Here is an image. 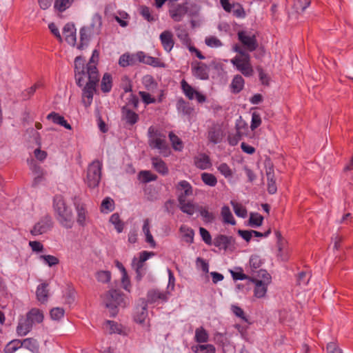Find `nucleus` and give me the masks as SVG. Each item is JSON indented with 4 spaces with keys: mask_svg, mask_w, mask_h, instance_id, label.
<instances>
[{
    "mask_svg": "<svg viewBox=\"0 0 353 353\" xmlns=\"http://www.w3.org/2000/svg\"><path fill=\"white\" fill-rule=\"evenodd\" d=\"M90 74L85 72V60L81 57H77L74 59L75 80L79 87L83 86L85 80L88 81L82 89V102L85 107L90 106L92 102L93 96L96 92V87L99 81V74L96 73L95 68H90Z\"/></svg>",
    "mask_w": 353,
    "mask_h": 353,
    "instance_id": "nucleus-1",
    "label": "nucleus"
},
{
    "mask_svg": "<svg viewBox=\"0 0 353 353\" xmlns=\"http://www.w3.org/2000/svg\"><path fill=\"white\" fill-rule=\"evenodd\" d=\"M53 208L56 219L59 224L66 229L72 228L74 223L72 210L67 205L61 196L57 195L54 196L53 200Z\"/></svg>",
    "mask_w": 353,
    "mask_h": 353,
    "instance_id": "nucleus-2",
    "label": "nucleus"
},
{
    "mask_svg": "<svg viewBox=\"0 0 353 353\" xmlns=\"http://www.w3.org/2000/svg\"><path fill=\"white\" fill-rule=\"evenodd\" d=\"M148 143L152 148L157 149L162 156L167 157L171 154V150L166 141V136L160 130L150 126L148 130Z\"/></svg>",
    "mask_w": 353,
    "mask_h": 353,
    "instance_id": "nucleus-3",
    "label": "nucleus"
},
{
    "mask_svg": "<svg viewBox=\"0 0 353 353\" xmlns=\"http://www.w3.org/2000/svg\"><path fill=\"white\" fill-rule=\"evenodd\" d=\"M103 303L109 310L111 316H115L118 307H125L128 304L126 299L117 290H111L105 296Z\"/></svg>",
    "mask_w": 353,
    "mask_h": 353,
    "instance_id": "nucleus-4",
    "label": "nucleus"
},
{
    "mask_svg": "<svg viewBox=\"0 0 353 353\" xmlns=\"http://www.w3.org/2000/svg\"><path fill=\"white\" fill-rule=\"evenodd\" d=\"M197 11L198 8L196 4L186 1L171 8L169 10V14L174 21L179 22L182 21L185 14L189 13L190 15H193Z\"/></svg>",
    "mask_w": 353,
    "mask_h": 353,
    "instance_id": "nucleus-5",
    "label": "nucleus"
},
{
    "mask_svg": "<svg viewBox=\"0 0 353 353\" xmlns=\"http://www.w3.org/2000/svg\"><path fill=\"white\" fill-rule=\"evenodd\" d=\"M230 63L244 76L250 77L252 75L253 69L250 63L249 54H243V56H235L230 60Z\"/></svg>",
    "mask_w": 353,
    "mask_h": 353,
    "instance_id": "nucleus-6",
    "label": "nucleus"
},
{
    "mask_svg": "<svg viewBox=\"0 0 353 353\" xmlns=\"http://www.w3.org/2000/svg\"><path fill=\"white\" fill-rule=\"evenodd\" d=\"M101 163L94 161L88 166L85 182L90 188L97 187L101 179Z\"/></svg>",
    "mask_w": 353,
    "mask_h": 353,
    "instance_id": "nucleus-7",
    "label": "nucleus"
},
{
    "mask_svg": "<svg viewBox=\"0 0 353 353\" xmlns=\"http://www.w3.org/2000/svg\"><path fill=\"white\" fill-rule=\"evenodd\" d=\"M260 274L263 276V280L252 279V281L255 284L254 294L255 297L258 299L265 297L268 290V285L271 281V276L266 271L261 270Z\"/></svg>",
    "mask_w": 353,
    "mask_h": 353,
    "instance_id": "nucleus-8",
    "label": "nucleus"
},
{
    "mask_svg": "<svg viewBox=\"0 0 353 353\" xmlns=\"http://www.w3.org/2000/svg\"><path fill=\"white\" fill-rule=\"evenodd\" d=\"M154 255L155 254L153 252L142 251L139 254L138 256H134L132 259V268L135 270L138 279H141L143 276L142 268L144 263Z\"/></svg>",
    "mask_w": 353,
    "mask_h": 353,
    "instance_id": "nucleus-9",
    "label": "nucleus"
},
{
    "mask_svg": "<svg viewBox=\"0 0 353 353\" xmlns=\"http://www.w3.org/2000/svg\"><path fill=\"white\" fill-rule=\"evenodd\" d=\"M76 221L81 227H85L91 222L87 206L83 203H74Z\"/></svg>",
    "mask_w": 353,
    "mask_h": 353,
    "instance_id": "nucleus-10",
    "label": "nucleus"
},
{
    "mask_svg": "<svg viewBox=\"0 0 353 353\" xmlns=\"http://www.w3.org/2000/svg\"><path fill=\"white\" fill-rule=\"evenodd\" d=\"M52 220L49 215H45L39 219L34 225L30 232L34 236L43 234L49 231L52 227Z\"/></svg>",
    "mask_w": 353,
    "mask_h": 353,
    "instance_id": "nucleus-11",
    "label": "nucleus"
},
{
    "mask_svg": "<svg viewBox=\"0 0 353 353\" xmlns=\"http://www.w3.org/2000/svg\"><path fill=\"white\" fill-rule=\"evenodd\" d=\"M238 38L245 48L250 52L256 49L258 46L256 36L250 31L242 30L238 32Z\"/></svg>",
    "mask_w": 353,
    "mask_h": 353,
    "instance_id": "nucleus-12",
    "label": "nucleus"
},
{
    "mask_svg": "<svg viewBox=\"0 0 353 353\" xmlns=\"http://www.w3.org/2000/svg\"><path fill=\"white\" fill-rule=\"evenodd\" d=\"M181 83L183 93L190 100L196 99L199 103L206 101V97L203 94L193 88L185 80H182Z\"/></svg>",
    "mask_w": 353,
    "mask_h": 353,
    "instance_id": "nucleus-13",
    "label": "nucleus"
},
{
    "mask_svg": "<svg viewBox=\"0 0 353 353\" xmlns=\"http://www.w3.org/2000/svg\"><path fill=\"white\" fill-rule=\"evenodd\" d=\"M170 294L168 292H162L159 290H151L148 292L147 301L149 303L159 304L168 301Z\"/></svg>",
    "mask_w": 353,
    "mask_h": 353,
    "instance_id": "nucleus-14",
    "label": "nucleus"
},
{
    "mask_svg": "<svg viewBox=\"0 0 353 353\" xmlns=\"http://www.w3.org/2000/svg\"><path fill=\"white\" fill-rule=\"evenodd\" d=\"M139 62L143 63L155 68H165L166 65L160 59L149 56L142 51L138 52Z\"/></svg>",
    "mask_w": 353,
    "mask_h": 353,
    "instance_id": "nucleus-15",
    "label": "nucleus"
},
{
    "mask_svg": "<svg viewBox=\"0 0 353 353\" xmlns=\"http://www.w3.org/2000/svg\"><path fill=\"white\" fill-rule=\"evenodd\" d=\"M179 205L180 210L191 216L198 211L199 206L190 201H187L183 196H179Z\"/></svg>",
    "mask_w": 353,
    "mask_h": 353,
    "instance_id": "nucleus-16",
    "label": "nucleus"
},
{
    "mask_svg": "<svg viewBox=\"0 0 353 353\" xmlns=\"http://www.w3.org/2000/svg\"><path fill=\"white\" fill-rule=\"evenodd\" d=\"M26 316L19 320L16 328L17 334L19 336H26L32 329L33 325Z\"/></svg>",
    "mask_w": 353,
    "mask_h": 353,
    "instance_id": "nucleus-17",
    "label": "nucleus"
},
{
    "mask_svg": "<svg viewBox=\"0 0 353 353\" xmlns=\"http://www.w3.org/2000/svg\"><path fill=\"white\" fill-rule=\"evenodd\" d=\"M139 115L135 112L124 106L121 110V119L130 126L134 125L139 120Z\"/></svg>",
    "mask_w": 353,
    "mask_h": 353,
    "instance_id": "nucleus-18",
    "label": "nucleus"
},
{
    "mask_svg": "<svg viewBox=\"0 0 353 353\" xmlns=\"http://www.w3.org/2000/svg\"><path fill=\"white\" fill-rule=\"evenodd\" d=\"M159 39L163 49L168 52H170L174 44L172 32L165 30L161 33Z\"/></svg>",
    "mask_w": 353,
    "mask_h": 353,
    "instance_id": "nucleus-19",
    "label": "nucleus"
},
{
    "mask_svg": "<svg viewBox=\"0 0 353 353\" xmlns=\"http://www.w3.org/2000/svg\"><path fill=\"white\" fill-rule=\"evenodd\" d=\"M104 330L109 334H117L120 335H125L126 332L122 325L113 321H106L103 325Z\"/></svg>",
    "mask_w": 353,
    "mask_h": 353,
    "instance_id": "nucleus-20",
    "label": "nucleus"
},
{
    "mask_svg": "<svg viewBox=\"0 0 353 353\" xmlns=\"http://www.w3.org/2000/svg\"><path fill=\"white\" fill-rule=\"evenodd\" d=\"M66 42L70 46H74L77 41L76 28L72 23H67L63 29Z\"/></svg>",
    "mask_w": 353,
    "mask_h": 353,
    "instance_id": "nucleus-21",
    "label": "nucleus"
},
{
    "mask_svg": "<svg viewBox=\"0 0 353 353\" xmlns=\"http://www.w3.org/2000/svg\"><path fill=\"white\" fill-rule=\"evenodd\" d=\"M148 318L147 303L142 301L141 305L136 307L134 314V320L136 323L143 324Z\"/></svg>",
    "mask_w": 353,
    "mask_h": 353,
    "instance_id": "nucleus-22",
    "label": "nucleus"
},
{
    "mask_svg": "<svg viewBox=\"0 0 353 353\" xmlns=\"http://www.w3.org/2000/svg\"><path fill=\"white\" fill-rule=\"evenodd\" d=\"M138 62V52L135 54L125 53L119 59V65L123 68L134 65Z\"/></svg>",
    "mask_w": 353,
    "mask_h": 353,
    "instance_id": "nucleus-23",
    "label": "nucleus"
},
{
    "mask_svg": "<svg viewBox=\"0 0 353 353\" xmlns=\"http://www.w3.org/2000/svg\"><path fill=\"white\" fill-rule=\"evenodd\" d=\"M195 166L200 170H207L212 166V163L209 156L201 153L196 155L194 159Z\"/></svg>",
    "mask_w": 353,
    "mask_h": 353,
    "instance_id": "nucleus-24",
    "label": "nucleus"
},
{
    "mask_svg": "<svg viewBox=\"0 0 353 353\" xmlns=\"http://www.w3.org/2000/svg\"><path fill=\"white\" fill-rule=\"evenodd\" d=\"M193 75L201 80H206L209 77V70L203 63L198 64L192 68Z\"/></svg>",
    "mask_w": 353,
    "mask_h": 353,
    "instance_id": "nucleus-25",
    "label": "nucleus"
},
{
    "mask_svg": "<svg viewBox=\"0 0 353 353\" xmlns=\"http://www.w3.org/2000/svg\"><path fill=\"white\" fill-rule=\"evenodd\" d=\"M142 231L145 235V241L150 244L151 248H154L157 246V243L150 232V221L148 219L143 221Z\"/></svg>",
    "mask_w": 353,
    "mask_h": 353,
    "instance_id": "nucleus-26",
    "label": "nucleus"
},
{
    "mask_svg": "<svg viewBox=\"0 0 353 353\" xmlns=\"http://www.w3.org/2000/svg\"><path fill=\"white\" fill-rule=\"evenodd\" d=\"M179 232L185 242L189 244L194 242V232L191 228L186 225H181L179 228Z\"/></svg>",
    "mask_w": 353,
    "mask_h": 353,
    "instance_id": "nucleus-27",
    "label": "nucleus"
},
{
    "mask_svg": "<svg viewBox=\"0 0 353 353\" xmlns=\"http://www.w3.org/2000/svg\"><path fill=\"white\" fill-rule=\"evenodd\" d=\"M22 341V347L28 350L32 353L39 352V342L33 338H26Z\"/></svg>",
    "mask_w": 353,
    "mask_h": 353,
    "instance_id": "nucleus-28",
    "label": "nucleus"
},
{
    "mask_svg": "<svg viewBox=\"0 0 353 353\" xmlns=\"http://www.w3.org/2000/svg\"><path fill=\"white\" fill-rule=\"evenodd\" d=\"M47 119L51 120L53 123L60 125L66 129L71 130V125L67 122L63 117L61 116L58 113L51 112L47 116Z\"/></svg>",
    "mask_w": 353,
    "mask_h": 353,
    "instance_id": "nucleus-29",
    "label": "nucleus"
},
{
    "mask_svg": "<svg viewBox=\"0 0 353 353\" xmlns=\"http://www.w3.org/2000/svg\"><path fill=\"white\" fill-rule=\"evenodd\" d=\"M26 317L30 320L32 325L40 323L43 320V314L41 311L37 308H32L26 314Z\"/></svg>",
    "mask_w": 353,
    "mask_h": 353,
    "instance_id": "nucleus-30",
    "label": "nucleus"
},
{
    "mask_svg": "<svg viewBox=\"0 0 353 353\" xmlns=\"http://www.w3.org/2000/svg\"><path fill=\"white\" fill-rule=\"evenodd\" d=\"M152 164L153 168L159 173L163 175H165L168 173V168L165 163L159 157H152Z\"/></svg>",
    "mask_w": 353,
    "mask_h": 353,
    "instance_id": "nucleus-31",
    "label": "nucleus"
},
{
    "mask_svg": "<svg viewBox=\"0 0 353 353\" xmlns=\"http://www.w3.org/2000/svg\"><path fill=\"white\" fill-rule=\"evenodd\" d=\"M174 30L180 41L185 45H189L190 39L186 29L183 26L178 25L174 27Z\"/></svg>",
    "mask_w": 353,
    "mask_h": 353,
    "instance_id": "nucleus-32",
    "label": "nucleus"
},
{
    "mask_svg": "<svg viewBox=\"0 0 353 353\" xmlns=\"http://www.w3.org/2000/svg\"><path fill=\"white\" fill-rule=\"evenodd\" d=\"M194 340L198 343H204L209 341V334L203 327L195 330Z\"/></svg>",
    "mask_w": 353,
    "mask_h": 353,
    "instance_id": "nucleus-33",
    "label": "nucleus"
},
{
    "mask_svg": "<svg viewBox=\"0 0 353 353\" xmlns=\"http://www.w3.org/2000/svg\"><path fill=\"white\" fill-rule=\"evenodd\" d=\"M244 84V79L241 75L237 74L234 76L230 84L232 92L233 93H239L243 90Z\"/></svg>",
    "mask_w": 353,
    "mask_h": 353,
    "instance_id": "nucleus-34",
    "label": "nucleus"
},
{
    "mask_svg": "<svg viewBox=\"0 0 353 353\" xmlns=\"http://www.w3.org/2000/svg\"><path fill=\"white\" fill-rule=\"evenodd\" d=\"M311 279L309 272H301L296 276V283L302 289H305Z\"/></svg>",
    "mask_w": 353,
    "mask_h": 353,
    "instance_id": "nucleus-35",
    "label": "nucleus"
},
{
    "mask_svg": "<svg viewBox=\"0 0 353 353\" xmlns=\"http://www.w3.org/2000/svg\"><path fill=\"white\" fill-rule=\"evenodd\" d=\"M177 189L181 191L179 196H183L185 199L186 196L192 194V187L187 181H181L177 185Z\"/></svg>",
    "mask_w": 353,
    "mask_h": 353,
    "instance_id": "nucleus-36",
    "label": "nucleus"
},
{
    "mask_svg": "<svg viewBox=\"0 0 353 353\" xmlns=\"http://www.w3.org/2000/svg\"><path fill=\"white\" fill-rule=\"evenodd\" d=\"M230 243V238L222 234L217 236L214 239V245L220 250H227Z\"/></svg>",
    "mask_w": 353,
    "mask_h": 353,
    "instance_id": "nucleus-37",
    "label": "nucleus"
},
{
    "mask_svg": "<svg viewBox=\"0 0 353 353\" xmlns=\"http://www.w3.org/2000/svg\"><path fill=\"white\" fill-rule=\"evenodd\" d=\"M141 81L144 88L150 92H154L157 88V83L151 75L143 76Z\"/></svg>",
    "mask_w": 353,
    "mask_h": 353,
    "instance_id": "nucleus-38",
    "label": "nucleus"
},
{
    "mask_svg": "<svg viewBox=\"0 0 353 353\" xmlns=\"http://www.w3.org/2000/svg\"><path fill=\"white\" fill-rule=\"evenodd\" d=\"M221 214L223 218V221L225 223H228L232 225L236 224L234 218L228 206L224 205L223 207H222Z\"/></svg>",
    "mask_w": 353,
    "mask_h": 353,
    "instance_id": "nucleus-39",
    "label": "nucleus"
},
{
    "mask_svg": "<svg viewBox=\"0 0 353 353\" xmlns=\"http://www.w3.org/2000/svg\"><path fill=\"white\" fill-rule=\"evenodd\" d=\"M48 284L41 283L37 287L36 294L37 298L41 303H45L48 300Z\"/></svg>",
    "mask_w": 353,
    "mask_h": 353,
    "instance_id": "nucleus-40",
    "label": "nucleus"
},
{
    "mask_svg": "<svg viewBox=\"0 0 353 353\" xmlns=\"http://www.w3.org/2000/svg\"><path fill=\"white\" fill-rule=\"evenodd\" d=\"M99 52L97 50H94L92 52V57L90 59L89 63L87 64L86 67H85V72L86 74H90V68H95V71L97 74H99L98 70L97 68V63L99 59Z\"/></svg>",
    "mask_w": 353,
    "mask_h": 353,
    "instance_id": "nucleus-41",
    "label": "nucleus"
},
{
    "mask_svg": "<svg viewBox=\"0 0 353 353\" xmlns=\"http://www.w3.org/2000/svg\"><path fill=\"white\" fill-rule=\"evenodd\" d=\"M236 128V133L241 136L242 137H244L248 134V124L245 121H243L241 117H239L236 121L235 124Z\"/></svg>",
    "mask_w": 353,
    "mask_h": 353,
    "instance_id": "nucleus-42",
    "label": "nucleus"
},
{
    "mask_svg": "<svg viewBox=\"0 0 353 353\" xmlns=\"http://www.w3.org/2000/svg\"><path fill=\"white\" fill-rule=\"evenodd\" d=\"M112 87V78L109 73H105L101 82V89L103 92H109Z\"/></svg>",
    "mask_w": 353,
    "mask_h": 353,
    "instance_id": "nucleus-43",
    "label": "nucleus"
},
{
    "mask_svg": "<svg viewBox=\"0 0 353 353\" xmlns=\"http://www.w3.org/2000/svg\"><path fill=\"white\" fill-rule=\"evenodd\" d=\"M198 211L205 223H212L214 221L215 216L212 212L209 211L208 208L201 206L199 207Z\"/></svg>",
    "mask_w": 353,
    "mask_h": 353,
    "instance_id": "nucleus-44",
    "label": "nucleus"
},
{
    "mask_svg": "<svg viewBox=\"0 0 353 353\" xmlns=\"http://www.w3.org/2000/svg\"><path fill=\"white\" fill-rule=\"evenodd\" d=\"M195 353H215L216 349L212 344H199L192 347Z\"/></svg>",
    "mask_w": 353,
    "mask_h": 353,
    "instance_id": "nucleus-45",
    "label": "nucleus"
},
{
    "mask_svg": "<svg viewBox=\"0 0 353 353\" xmlns=\"http://www.w3.org/2000/svg\"><path fill=\"white\" fill-rule=\"evenodd\" d=\"M235 214L241 218H245L248 215V212L245 206L237 202L232 201L230 202Z\"/></svg>",
    "mask_w": 353,
    "mask_h": 353,
    "instance_id": "nucleus-46",
    "label": "nucleus"
},
{
    "mask_svg": "<svg viewBox=\"0 0 353 353\" xmlns=\"http://www.w3.org/2000/svg\"><path fill=\"white\" fill-rule=\"evenodd\" d=\"M101 23V17L99 14H94L92 17L90 26L89 27L93 34H99Z\"/></svg>",
    "mask_w": 353,
    "mask_h": 353,
    "instance_id": "nucleus-47",
    "label": "nucleus"
},
{
    "mask_svg": "<svg viewBox=\"0 0 353 353\" xmlns=\"http://www.w3.org/2000/svg\"><path fill=\"white\" fill-rule=\"evenodd\" d=\"M93 34L92 31L90 30L89 27H83L80 30V39L81 43L79 46V48H82L84 44H86L89 41L91 35Z\"/></svg>",
    "mask_w": 353,
    "mask_h": 353,
    "instance_id": "nucleus-48",
    "label": "nucleus"
},
{
    "mask_svg": "<svg viewBox=\"0 0 353 353\" xmlns=\"http://www.w3.org/2000/svg\"><path fill=\"white\" fill-rule=\"evenodd\" d=\"M22 347V341L19 339H14L10 341L5 347L6 353H14L17 350Z\"/></svg>",
    "mask_w": 353,
    "mask_h": 353,
    "instance_id": "nucleus-49",
    "label": "nucleus"
},
{
    "mask_svg": "<svg viewBox=\"0 0 353 353\" xmlns=\"http://www.w3.org/2000/svg\"><path fill=\"white\" fill-rule=\"evenodd\" d=\"M74 1V0H55L54 8L62 12L69 8Z\"/></svg>",
    "mask_w": 353,
    "mask_h": 353,
    "instance_id": "nucleus-50",
    "label": "nucleus"
},
{
    "mask_svg": "<svg viewBox=\"0 0 353 353\" xmlns=\"http://www.w3.org/2000/svg\"><path fill=\"white\" fill-rule=\"evenodd\" d=\"M202 181L207 185L210 187H214L217 183L216 177L208 172H203L201 175Z\"/></svg>",
    "mask_w": 353,
    "mask_h": 353,
    "instance_id": "nucleus-51",
    "label": "nucleus"
},
{
    "mask_svg": "<svg viewBox=\"0 0 353 353\" xmlns=\"http://www.w3.org/2000/svg\"><path fill=\"white\" fill-rule=\"evenodd\" d=\"M114 201L111 198L106 197L103 200L101 205V212L107 214L112 212L114 210Z\"/></svg>",
    "mask_w": 353,
    "mask_h": 353,
    "instance_id": "nucleus-52",
    "label": "nucleus"
},
{
    "mask_svg": "<svg viewBox=\"0 0 353 353\" xmlns=\"http://www.w3.org/2000/svg\"><path fill=\"white\" fill-rule=\"evenodd\" d=\"M170 141L172 143V148L176 151H181L183 148L182 141L173 132L169 134Z\"/></svg>",
    "mask_w": 353,
    "mask_h": 353,
    "instance_id": "nucleus-53",
    "label": "nucleus"
},
{
    "mask_svg": "<svg viewBox=\"0 0 353 353\" xmlns=\"http://www.w3.org/2000/svg\"><path fill=\"white\" fill-rule=\"evenodd\" d=\"M110 222L114 226L118 233H121L123 230V223L121 221L117 213H114L110 217Z\"/></svg>",
    "mask_w": 353,
    "mask_h": 353,
    "instance_id": "nucleus-54",
    "label": "nucleus"
},
{
    "mask_svg": "<svg viewBox=\"0 0 353 353\" xmlns=\"http://www.w3.org/2000/svg\"><path fill=\"white\" fill-rule=\"evenodd\" d=\"M129 14L125 11H119L114 16V19L119 23V25L125 28L128 25Z\"/></svg>",
    "mask_w": 353,
    "mask_h": 353,
    "instance_id": "nucleus-55",
    "label": "nucleus"
},
{
    "mask_svg": "<svg viewBox=\"0 0 353 353\" xmlns=\"http://www.w3.org/2000/svg\"><path fill=\"white\" fill-rule=\"evenodd\" d=\"M263 217L258 213H250V225L252 228H257L262 225Z\"/></svg>",
    "mask_w": 353,
    "mask_h": 353,
    "instance_id": "nucleus-56",
    "label": "nucleus"
},
{
    "mask_svg": "<svg viewBox=\"0 0 353 353\" xmlns=\"http://www.w3.org/2000/svg\"><path fill=\"white\" fill-rule=\"evenodd\" d=\"M218 171L225 178L230 179L232 176V170L225 163H222L217 166Z\"/></svg>",
    "mask_w": 353,
    "mask_h": 353,
    "instance_id": "nucleus-57",
    "label": "nucleus"
},
{
    "mask_svg": "<svg viewBox=\"0 0 353 353\" xmlns=\"http://www.w3.org/2000/svg\"><path fill=\"white\" fill-rule=\"evenodd\" d=\"M39 259L43 261V263L48 265L49 267H52L57 265L59 263V260L54 256L52 255H41L39 256Z\"/></svg>",
    "mask_w": 353,
    "mask_h": 353,
    "instance_id": "nucleus-58",
    "label": "nucleus"
},
{
    "mask_svg": "<svg viewBox=\"0 0 353 353\" xmlns=\"http://www.w3.org/2000/svg\"><path fill=\"white\" fill-rule=\"evenodd\" d=\"M176 108L179 112L184 114H190L192 109L188 105V104L183 99L179 100L176 104Z\"/></svg>",
    "mask_w": 353,
    "mask_h": 353,
    "instance_id": "nucleus-59",
    "label": "nucleus"
},
{
    "mask_svg": "<svg viewBox=\"0 0 353 353\" xmlns=\"http://www.w3.org/2000/svg\"><path fill=\"white\" fill-rule=\"evenodd\" d=\"M96 278L98 281L106 283L111 279V273L110 271L101 270L97 272Z\"/></svg>",
    "mask_w": 353,
    "mask_h": 353,
    "instance_id": "nucleus-60",
    "label": "nucleus"
},
{
    "mask_svg": "<svg viewBox=\"0 0 353 353\" xmlns=\"http://www.w3.org/2000/svg\"><path fill=\"white\" fill-rule=\"evenodd\" d=\"M208 139L213 143H218L222 139V134L219 130H210L208 132Z\"/></svg>",
    "mask_w": 353,
    "mask_h": 353,
    "instance_id": "nucleus-61",
    "label": "nucleus"
},
{
    "mask_svg": "<svg viewBox=\"0 0 353 353\" xmlns=\"http://www.w3.org/2000/svg\"><path fill=\"white\" fill-rule=\"evenodd\" d=\"M205 43L210 48H219L222 46L221 41L216 37H208L205 39Z\"/></svg>",
    "mask_w": 353,
    "mask_h": 353,
    "instance_id": "nucleus-62",
    "label": "nucleus"
},
{
    "mask_svg": "<svg viewBox=\"0 0 353 353\" xmlns=\"http://www.w3.org/2000/svg\"><path fill=\"white\" fill-rule=\"evenodd\" d=\"M309 0H296L294 3V8L297 12H303L309 6Z\"/></svg>",
    "mask_w": 353,
    "mask_h": 353,
    "instance_id": "nucleus-63",
    "label": "nucleus"
},
{
    "mask_svg": "<svg viewBox=\"0 0 353 353\" xmlns=\"http://www.w3.org/2000/svg\"><path fill=\"white\" fill-rule=\"evenodd\" d=\"M139 177L143 182H149L155 181L157 179V176L152 174L150 171H141L139 173Z\"/></svg>",
    "mask_w": 353,
    "mask_h": 353,
    "instance_id": "nucleus-64",
    "label": "nucleus"
}]
</instances>
